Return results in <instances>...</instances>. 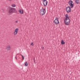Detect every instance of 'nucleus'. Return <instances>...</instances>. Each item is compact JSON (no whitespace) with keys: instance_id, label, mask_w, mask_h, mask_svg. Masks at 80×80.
I'll use <instances>...</instances> for the list:
<instances>
[{"instance_id":"obj_17","label":"nucleus","mask_w":80,"mask_h":80,"mask_svg":"<svg viewBox=\"0 0 80 80\" xmlns=\"http://www.w3.org/2000/svg\"><path fill=\"white\" fill-rule=\"evenodd\" d=\"M16 23H18V21H17L15 22Z\"/></svg>"},{"instance_id":"obj_9","label":"nucleus","mask_w":80,"mask_h":80,"mask_svg":"<svg viewBox=\"0 0 80 80\" xmlns=\"http://www.w3.org/2000/svg\"><path fill=\"white\" fill-rule=\"evenodd\" d=\"M6 49L7 50H9L10 49V46H7Z\"/></svg>"},{"instance_id":"obj_6","label":"nucleus","mask_w":80,"mask_h":80,"mask_svg":"<svg viewBox=\"0 0 80 80\" xmlns=\"http://www.w3.org/2000/svg\"><path fill=\"white\" fill-rule=\"evenodd\" d=\"M68 3L70 5L71 8H73V1L72 0H70L68 2Z\"/></svg>"},{"instance_id":"obj_8","label":"nucleus","mask_w":80,"mask_h":80,"mask_svg":"<svg viewBox=\"0 0 80 80\" xmlns=\"http://www.w3.org/2000/svg\"><path fill=\"white\" fill-rule=\"evenodd\" d=\"M43 3L44 5V6H47V4H48V1H44V0H43Z\"/></svg>"},{"instance_id":"obj_7","label":"nucleus","mask_w":80,"mask_h":80,"mask_svg":"<svg viewBox=\"0 0 80 80\" xmlns=\"http://www.w3.org/2000/svg\"><path fill=\"white\" fill-rule=\"evenodd\" d=\"M18 28H16L14 31V35L15 36L17 34V32H18Z\"/></svg>"},{"instance_id":"obj_14","label":"nucleus","mask_w":80,"mask_h":80,"mask_svg":"<svg viewBox=\"0 0 80 80\" xmlns=\"http://www.w3.org/2000/svg\"><path fill=\"white\" fill-rule=\"evenodd\" d=\"M12 6L13 7H16V5H15L14 4H12Z\"/></svg>"},{"instance_id":"obj_11","label":"nucleus","mask_w":80,"mask_h":80,"mask_svg":"<svg viewBox=\"0 0 80 80\" xmlns=\"http://www.w3.org/2000/svg\"><path fill=\"white\" fill-rule=\"evenodd\" d=\"M61 43V44H62V45H64V44L65 43V42H64L63 40L62 39V40Z\"/></svg>"},{"instance_id":"obj_16","label":"nucleus","mask_w":80,"mask_h":80,"mask_svg":"<svg viewBox=\"0 0 80 80\" xmlns=\"http://www.w3.org/2000/svg\"><path fill=\"white\" fill-rule=\"evenodd\" d=\"M31 45L32 46H33V45H34V44H33V42H32L31 43Z\"/></svg>"},{"instance_id":"obj_2","label":"nucleus","mask_w":80,"mask_h":80,"mask_svg":"<svg viewBox=\"0 0 80 80\" xmlns=\"http://www.w3.org/2000/svg\"><path fill=\"white\" fill-rule=\"evenodd\" d=\"M66 18L65 20H64V23L66 25H68L69 24H70V20L69 18V17H68V15L67 14H66L65 15Z\"/></svg>"},{"instance_id":"obj_1","label":"nucleus","mask_w":80,"mask_h":80,"mask_svg":"<svg viewBox=\"0 0 80 80\" xmlns=\"http://www.w3.org/2000/svg\"><path fill=\"white\" fill-rule=\"evenodd\" d=\"M7 11L9 14H12L13 13H17V10L15 8L11 7L8 8Z\"/></svg>"},{"instance_id":"obj_5","label":"nucleus","mask_w":80,"mask_h":80,"mask_svg":"<svg viewBox=\"0 0 80 80\" xmlns=\"http://www.w3.org/2000/svg\"><path fill=\"white\" fill-rule=\"evenodd\" d=\"M71 7L68 6L66 8V11L67 13H70L71 12Z\"/></svg>"},{"instance_id":"obj_4","label":"nucleus","mask_w":80,"mask_h":80,"mask_svg":"<svg viewBox=\"0 0 80 80\" xmlns=\"http://www.w3.org/2000/svg\"><path fill=\"white\" fill-rule=\"evenodd\" d=\"M54 22L56 25H58V24H59L60 23V22H59V18H56V19L54 20Z\"/></svg>"},{"instance_id":"obj_13","label":"nucleus","mask_w":80,"mask_h":80,"mask_svg":"<svg viewBox=\"0 0 80 80\" xmlns=\"http://www.w3.org/2000/svg\"><path fill=\"white\" fill-rule=\"evenodd\" d=\"M24 64L25 66H28V63L27 62H25Z\"/></svg>"},{"instance_id":"obj_12","label":"nucleus","mask_w":80,"mask_h":80,"mask_svg":"<svg viewBox=\"0 0 80 80\" xmlns=\"http://www.w3.org/2000/svg\"><path fill=\"white\" fill-rule=\"evenodd\" d=\"M20 13L21 14H23V9H20Z\"/></svg>"},{"instance_id":"obj_3","label":"nucleus","mask_w":80,"mask_h":80,"mask_svg":"<svg viewBox=\"0 0 80 80\" xmlns=\"http://www.w3.org/2000/svg\"><path fill=\"white\" fill-rule=\"evenodd\" d=\"M45 13H46V10L45 9L42 8L40 9L39 11V14H40V15H41V16H43V15L45 14Z\"/></svg>"},{"instance_id":"obj_10","label":"nucleus","mask_w":80,"mask_h":80,"mask_svg":"<svg viewBox=\"0 0 80 80\" xmlns=\"http://www.w3.org/2000/svg\"><path fill=\"white\" fill-rule=\"evenodd\" d=\"M75 2L77 4H80V1L79 0H76Z\"/></svg>"},{"instance_id":"obj_18","label":"nucleus","mask_w":80,"mask_h":80,"mask_svg":"<svg viewBox=\"0 0 80 80\" xmlns=\"http://www.w3.org/2000/svg\"><path fill=\"white\" fill-rule=\"evenodd\" d=\"M42 50H44V47H42Z\"/></svg>"},{"instance_id":"obj_20","label":"nucleus","mask_w":80,"mask_h":80,"mask_svg":"<svg viewBox=\"0 0 80 80\" xmlns=\"http://www.w3.org/2000/svg\"><path fill=\"white\" fill-rule=\"evenodd\" d=\"M15 58H16V60L17 59V57H15Z\"/></svg>"},{"instance_id":"obj_19","label":"nucleus","mask_w":80,"mask_h":80,"mask_svg":"<svg viewBox=\"0 0 80 80\" xmlns=\"http://www.w3.org/2000/svg\"><path fill=\"white\" fill-rule=\"evenodd\" d=\"M19 13H20V9L19 10Z\"/></svg>"},{"instance_id":"obj_15","label":"nucleus","mask_w":80,"mask_h":80,"mask_svg":"<svg viewBox=\"0 0 80 80\" xmlns=\"http://www.w3.org/2000/svg\"><path fill=\"white\" fill-rule=\"evenodd\" d=\"M21 55L22 56V60H24V57L22 55Z\"/></svg>"}]
</instances>
